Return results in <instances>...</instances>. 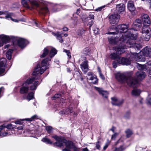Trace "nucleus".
Returning a JSON list of instances; mask_svg holds the SVG:
<instances>
[{
	"mask_svg": "<svg viewBox=\"0 0 151 151\" xmlns=\"http://www.w3.org/2000/svg\"><path fill=\"white\" fill-rule=\"evenodd\" d=\"M6 60L2 58L0 59V76H1L5 72V68L6 66Z\"/></svg>",
	"mask_w": 151,
	"mask_h": 151,
	"instance_id": "obj_10",
	"label": "nucleus"
},
{
	"mask_svg": "<svg viewBox=\"0 0 151 151\" xmlns=\"http://www.w3.org/2000/svg\"><path fill=\"white\" fill-rule=\"evenodd\" d=\"M127 47H130L129 46L124 44H119L115 50L116 51V52L112 53L110 55V58L112 60L116 59L117 62L119 64L123 65H128L130 64V59H128L127 55L126 58L121 57L119 56V55H121L124 53V49L127 48Z\"/></svg>",
	"mask_w": 151,
	"mask_h": 151,
	"instance_id": "obj_4",
	"label": "nucleus"
},
{
	"mask_svg": "<svg viewBox=\"0 0 151 151\" xmlns=\"http://www.w3.org/2000/svg\"><path fill=\"white\" fill-rule=\"evenodd\" d=\"M83 52L85 54L89 55L91 53V50L90 49L86 47L83 50Z\"/></svg>",
	"mask_w": 151,
	"mask_h": 151,
	"instance_id": "obj_32",
	"label": "nucleus"
},
{
	"mask_svg": "<svg viewBox=\"0 0 151 151\" xmlns=\"http://www.w3.org/2000/svg\"><path fill=\"white\" fill-rule=\"evenodd\" d=\"M99 72L100 77L102 80H104L105 79L104 76L101 73L100 70H99Z\"/></svg>",
	"mask_w": 151,
	"mask_h": 151,
	"instance_id": "obj_52",
	"label": "nucleus"
},
{
	"mask_svg": "<svg viewBox=\"0 0 151 151\" xmlns=\"http://www.w3.org/2000/svg\"><path fill=\"white\" fill-rule=\"evenodd\" d=\"M125 133L126 134L127 137H129L132 134V132L131 130L129 129H127L125 131Z\"/></svg>",
	"mask_w": 151,
	"mask_h": 151,
	"instance_id": "obj_36",
	"label": "nucleus"
},
{
	"mask_svg": "<svg viewBox=\"0 0 151 151\" xmlns=\"http://www.w3.org/2000/svg\"><path fill=\"white\" fill-rule=\"evenodd\" d=\"M65 112L66 114H68L69 113H73V111L70 107L67 108L65 110Z\"/></svg>",
	"mask_w": 151,
	"mask_h": 151,
	"instance_id": "obj_39",
	"label": "nucleus"
},
{
	"mask_svg": "<svg viewBox=\"0 0 151 151\" xmlns=\"http://www.w3.org/2000/svg\"><path fill=\"white\" fill-rule=\"evenodd\" d=\"M27 132H28L29 133L33 134L35 133V131L33 130L27 129L26 130Z\"/></svg>",
	"mask_w": 151,
	"mask_h": 151,
	"instance_id": "obj_50",
	"label": "nucleus"
},
{
	"mask_svg": "<svg viewBox=\"0 0 151 151\" xmlns=\"http://www.w3.org/2000/svg\"><path fill=\"white\" fill-rule=\"evenodd\" d=\"M94 88L95 89L99 92V93L101 94L103 97L105 98H107L108 93L107 91L103 90L102 88H101L96 87H95Z\"/></svg>",
	"mask_w": 151,
	"mask_h": 151,
	"instance_id": "obj_17",
	"label": "nucleus"
},
{
	"mask_svg": "<svg viewBox=\"0 0 151 151\" xmlns=\"http://www.w3.org/2000/svg\"><path fill=\"white\" fill-rule=\"evenodd\" d=\"M145 34V36L142 38V39L144 41H148L150 37V33Z\"/></svg>",
	"mask_w": 151,
	"mask_h": 151,
	"instance_id": "obj_35",
	"label": "nucleus"
},
{
	"mask_svg": "<svg viewBox=\"0 0 151 151\" xmlns=\"http://www.w3.org/2000/svg\"><path fill=\"white\" fill-rule=\"evenodd\" d=\"M108 40L110 44H115L117 45V46L115 48L114 50L116 49L117 46H118L119 43H118L119 41V37H117V36L116 37L112 36L108 37ZM114 49V48H113Z\"/></svg>",
	"mask_w": 151,
	"mask_h": 151,
	"instance_id": "obj_12",
	"label": "nucleus"
},
{
	"mask_svg": "<svg viewBox=\"0 0 151 151\" xmlns=\"http://www.w3.org/2000/svg\"><path fill=\"white\" fill-rule=\"evenodd\" d=\"M68 30V29L67 27H65L63 28V30L64 31H67Z\"/></svg>",
	"mask_w": 151,
	"mask_h": 151,
	"instance_id": "obj_64",
	"label": "nucleus"
},
{
	"mask_svg": "<svg viewBox=\"0 0 151 151\" xmlns=\"http://www.w3.org/2000/svg\"><path fill=\"white\" fill-rule=\"evenodd\" d=\"M120 17L118 14H112L109 17V21L111 25L114 26L117 24Z\"/></svg>",
	"mask_w": 151,
	"mask_h": 151,
	"instance_id": "obj_9",
	"label": "nucleus"
},
{
	"mask_svg": "<svg viewBox=\"0 0 151 151\" xmlns=\"http://www.w3.org/2000/svg\"><path fill=\"white\" fill-rule=\"evenodd\" d=\"M141 18L142 21L143 22L144 25H150V19L147 15H143L141 17Z\"/></svg>",
	"mask_w": 151,
	"mask_h": 151,
	"instance_id": "obj_14",
	"label": "nucleus"
},
{
	"mask_svg": "<svg viewBox=\"0 0 151 151\" xmlns=\"http://www.w3.org/2000/svg\"><path fill=\"white\" fill-rule=\"evenodd\" d=\"M136 76L137 79L131 77L127 73H118L116 74L115 78L121 83H124L126 82L129 86L135 88L138 87L139 85L138 80L141 81L144 79L146 75L145 72L139 71L136 73Z\"/></svg>",
	"mask_w": 151,
	"mask_h": 151,
	"instance_id": "obj_2",
	"label": "nucleus"
},
{
	"mask_svg": "<svg viewBox=\"0 0 151 151\" xmlns=\"http://www.w3.org/2000/svg\"><path fill=\"white\" fill-rule=\"evenodd\" d=\"M112 100L111 103L112 105L117 106H119L122 104L123 102V100H118L116 98H111Z\"/></svg>",
	"mask_w": 151,
	"mask_h": 151,
	"instance_id": "obj_18",
	"label": "nucleus"
},
{
	"mask_svg": "<svg viewBox=\"0 0 151 151\" xmlns=\"http://www.w3.org/2000/svg\"><path fill=\"white\" fill-rule=\"evenodd\" d=\"M134 22L135 24L137 23V24H142V21L139 19H136Z\"/></svg>",
	"mask_w": 151,
	"mask_h": 151,
	"instance_id": "obj_48",
	"label": "nucleus"
},
{
	"mask_svg": "<svg viewBox=\"0 0 151 151\" xmlns=\"http://www.w3.org/2000/svg\"><path fill=\"white\" fill-rule=\"evenodd\" d=\"M38 81H35L33 85H32L30 87V89L31 90H34L36 89L37 86L38 85Z\"/></svg>",
	"mask_w": 151,
	"mask_h": 151,
	"instance_id": "obj_30",
	"label": "nucleus"
},
{
	"mask_svg": "<svg viewBox=\"0 0 151 151\" xmlns=\"http://www.w3.org/2000/svg\"><path fill=\"white\" fill-rule=\"evenodd\" d=\"M127 8L130 11H134L135 8L134 6V2L132 1H129L127 3Z\"/></svg>",
	"mask_w": 151,
	"mask_h": 151,
	"instance_id": "obj_19",
	"label": "nucleus"
},
{
	"mask_svg": "<svg viewBox=\"0 0 151 151\" xmlns=\"http://www.w3.org/2000/svg\"><path fill=\"white\" fill-rule=\"evenodd\" d=\"M46 129L47 132L51 133L52 132V128L50 126H47L46 127Z\"/></svg>",
	"mask_w": 151,
	"mask_h": 151,
	"instance_id": "obj_38",
	"label": "nucleus"
},
{
	"mask_svg": "<svg viewBox=\"0 0 151 151\" xmlns=\"http://www.w3.org/2000/svg\"><path fill=\"white\" fill-rule=\"evenodd\" d=\"M141 52L146 57H150L151 55V49L149 47L146 46L142 49Z\"/></svg>",
	"mask_w": 151,
	"mask_h": 151,
	"instance_id": "obj_13",
	"label": "nucleus"
},
{
	"mask_svg": "<svg viewBox=\"0 0 151 151\" xmlns=\"http://www.w3.org/2000/svg\"><path fill=\"white\" fill-rule=\"evenodd\" d=\"M89 80H95L94 82H93V83L94 84H96L98 82V80L96 77L93 76H91V77L90 78H89Z\"/></svg>",
	"mask_w": 151,
	"mask_h": 151,
	"instance_id": "obj_37",
	"label": "nucleus"
},
{
	"mask_svg": "<svg viewBox=\"0 0 151 151\" xmlns=\"http://www.w3.org/2000/svg\"><path fill=\"white\" fill-rule=\"evenodd\" d=\"M149 61L146 63V64L147 65V66L149 68H151V58L150 57H149Z\"/></svg>",
	"mask_w": 151,
	"mask_h": 151,
	"instance_id": "obj_42",
	"label": "nucleus"
},
{
	"mask_svg": "<svg viewBox=\"0 0 151 151\" xmlns=\"http://www.w3.org/2000/svg\"><path fill=\"white\" fill-rule=\"evenodd\" d=\"M93 20H91V21L89 22L88 23V25L89 26L90 29L91 26L93 24Z\"/></svg>",
	"mask_w": 151,
	"mask_h": 151,
	"instance_id": "obj_51",
	"label": "nucleus"
},
{
	"mask_svg": "<svg viewBox=\"0 0 151 151\" xmlns=\"http://www.w3.org/2000/svg\"><path fill=\"white\" fill-rule=\"evenodd\" d=\"M59 114L60 115H63L64 114H65V111H60L59 112Z\"/></svg>",
	"mask_w": 151,
	"mask_h": 151,
	"instance_id": "obj_59",
	"label": "nucleus"
},
{
	"mask_svg": "<svg viewBox=\"0 0 151 151\" xmlns=\"http://www.w3.org/2000/svg\"><path fill=\"white\" fill-rule=\"evenodd\" d=\"M130 112H127L125 115V117L126 118V119H128L129 118V117H130Z\"/></svg>",
	"mask_w": 151,
	"mask_h": 151,
	"instance_id": "obj_55",
	"label": "nucleus"
},
{
	"mask_svg": "<svg viewBox=\"0 0 151 151\" xmlns=\"http://www.w3.org/2000/svg\"><path fill=\"white\" fill-rule=\"evenodd\" d=\"M94 16L93 14H90L89 15L88 17L87 18V19L90 20H93L94 19Z\"/></svg>",
	"mask_w": 151,
	"mask_h": 151,
	"instance_id": "obj_49",
	"label": "nucleus"
},
{
	"mask_svg": "<svg viewBox=\"0 0 151 151\" xmlns=\"http://www.w3.org/2000/svg\"><path fill=\"white\" fill-rule=\"evenodd\" d=\"M57 51L54 48H51L49 55V57H48L42 60L41 63V66L40 65H37L35 69L32 74L35 77H32L31 78H28L25 81V83L26 85L32 83L35 80L39 79V75H42L45 70L49 68V61L51 60L52 58L56 53Z\"/></svg>",
	"mask_w": 151,
	"mask_h": 151,
	"instance_id": "obj_3",
	"label": "nucleus"
},
{
	"mask_svg": "<svg viewBox=\"0 0 151 151\" xmlns=\"http://www.w3.org/2000/svg\"><path fill=\"white\" fill-rule=\"evenodd\" d=\"M13 50L12 49H9L6 52V56L7 58L9 60H10L12 58V54Z\"/></svg>",
	"mask_w": 151,
	"mask_h": 151,
	"instance_id": "obj_28",
	"label": "nucleus"
},
{
	"mask_svg": "<svg viewBox=\"0 0 151 151\" xmlns=\"http://www.w3.org/2000/svg\"><path fill=\"white\" fill-rule=\"evenodd\" d=\"M141 46L142 45L139 43ZM142 47L140 48L141 49ZM130 51L133 50L135 49V50H139H139H137V48L135 49V48L133 49H131L130 48ZM131 54H128L127 55V58L128 59H130L131 60H130V61H131L133 60L134 59H135L136 61H145V56L143 54L142 55H141L139 53H136L135 52H130Z\"/></svg>",
	"mask_w": 151,
	"mask_h": 151,
	"instance_id": "obj_7",
	"label": "nucleus"
},
{
	"mask_svg": "<svg viewBox=\"0 0 151 151\" xmlns=\"http://www.w3.org/2000/svg\"><path fill=\"white\" fill-rule=\"evenodd\" d=\"M15 123L16 124H21V121H20V120H18V121H16L15 122Z\"/></svg>",
	"mask_w": 151,
	"mask_h": 151,
	"instance_id": "obj_61",
	"label": "nucleus"
},
{
	"mask_svg": "<svg viewBox=\"0 0 151 151\" xmlns=\"http://www.w3.org/2000/svg\"><path fill=\"white\" fill-rule=\"evenodd\" d=\"M42 141L47 144H51L52 143V142L50 139L46 137L43 138L42 139Z\"/></svg>",
	"mask_w": 151,
	"mask_h": 151,
	"instance_id": "obj_31",
	"label": "nucleus"
},
{
	"mask_svg": "<svg viewBox=\"0 0 151 151\" xmlns=\"http://www.w3.org/2000/svg\"><path fill=\"white\" fill-rule=\"evenodd\" d=\"M105 7V6H102L100 7H99L98 8H97L96 9V11L97 12H99L101 11L102 9L104 8Z\"/></svg>",
	"mask_w": 151,
	"mask_h": 151,
	"instance_id": "obj_53",
	"label": "nucleus"
},
{
	"mask_svg": "<svg viewBox=\"0 0 151 151\" xmlns=\"http://www.w3.org/2000/svg\"><path fill=\"white\" fill-rule=\"evenodd\" d=\"M99 29L97 28L93 30L94 33L96 34H97L99 33Z\"/></svg>",
	"mask_w": 151,
	"mask_h": 151,
	"instance_id": "obj_54",
	"label": "nucleus"
},
{
	"mask_svg": "<svg viewBox=\"0 0 151 151\" xmlns=\"http://www.w3.org/2000/svg\"><path fill=\"white\" fill-rule=\"evenodd\" d=\"M147 101L148 104L151 105V94L148 95L147 99Z\"/></svg>",
	"mask_w": 151,
	"mask_h": 151,
	"instance_id": "obj_40",
	"label": "nucleus"
},
{
	"mask_svg": "<svg viewBox=\"0 0 151 151\" xmlns=\"http://www.w3.org/2000/svg\"><path fill=\"white\" fill-rule=\"evenodd\" d=\"M22 4L24 6L27 8H30L29 4L34 9L38 8L39 12L41 14H46L49 11L43 2L40 4L39 0H22Z\"/></svg>",
	"mask_w": 151,
	"mask_h": 151,
	"instance_id": "obj_5",
	"label": "nucleus"
},
{
	"mask_svg": "<svg viewBox=\"0 0 151 151\" xmlns=\"http://www.w3.org/2000/svg\"><path fill=\"white\" fill-rule=\"evenodd\" d=\"M51 48L49 47L45 48L43 50V53L42 55H40L41 58H44L47 55L49 51Z\"/></svg>",
	"mask_w": 151,
	"mask_h": 151,
	"instance_id": "obj_24",
	"label": "nucleus"
},
{
	"mask_svg": "<svg viewBox=\"0 0 151 151\" xmlns=\"http://www.w3.org/2000/svg\"><path fill=\"white\" fill-rule=\"evenodd\" d=\"M101 142L99 141H98L96 143V148L98 150H100V146H101Z\"/></svg>",
	"mask_w": 151,
	"mask_h": 151,
	"instance_id": "obj_44",
	"label": "nucleus"
},
{
	"mask_svg": "<svg viewBox=\"0 0 151 151\" xmlns=\"http://www.w3.org/2000/svg\"><path fill=\"white\" fill-rule=\"evenodd\" d=\"M63 35V33L61 32H58L55 34V36L57 39L60 43H62L63 42V40L62 39Z\"/></svg>",
	"mask_w": 151,
	"mask_h": 151,
	"instance_id": "obj_23",
	"label": "nucleus"
},
{
	"mask_svg": "<svg viewBox=\"0 0 151 151\" xmlns=\"http://www.w3.org/2000/svg\"><path fill=\"white\" fill-rule=\"evenodd\" d=\"M13 127L11 124H8L6 126L4 125H3L0 126V129L1 130L4 129L5 128H6L7 129H11Z\"/></svg>",
	"mask_w": 151,
	"mask_h": 151,
	"instance_id": "obj_29",
	"label": "nucleus"
},
{
	"mask_svg": "<svg viewBox=\"0 0 151 151\" xmlns=\"http://www.w3.org/2000/svg\"><path fill=\"white\" fill-rule=\"evenodd\" d=\"M34 96V93L33 92H31L28 94L27 99L29 101L30 100L32 99L33 98Z\"/></svg>",
	"mask_w": 151,
	"mask_h": 151,
	"instance_id": "obj_34",
	"label": "nucleus"
},
{
	"mask_svg": "<svg viewBox=\"0 0 151 151\" xmlns=\"http://www.w3.org/2000/svg\"><path fill=\"white\" fill-rule=\"evenodd\" d=\"M125 6L123 4H121L116 5V10L118 13H122L125 10Z\"/></svg>",
	"mask_w": 151,
	"mask_h": 151,
	"instance_id": "obj_15",
	"label": "nucleus"
},
{
	"mask_svg": "<svg viewBox=\"0 0 151 151\" xmlns=\"http://www.w3.org/2000/svg\"><path fill=\"white\" fill-rule=\"evenodd\" d=\"M52 137L56 140V142L53 143L54 146L61 147L64 145L66 146V148L63 149V151H70L68 149H72L74 151H78L77 148L76 147L74 144L71 141H68L65 139L61 137H58L56 135L52 136Z\"/></svg>",
	"mask_w": 151,
	"mask_h": 151,
	"instance_id": "obj_6",
	"label": "nucleus"
},
{
	"mask_svg": "<svg viewBox=\"0 0 151 151\" xmlns=\"http://www.w3.org/2000/svg\"><path fill=\"white\" fill-rule=\"evenodd\" d=\"M23 129V126H21L20 127H17V129L18 130H22Z\"/></svg>",
	"mask_w": 151,
	"mask_h": 151,
	"instance_id": "obj_62",
	"label": "nucleus"
},
{
	"mask_svg": "<svg viewBox=\"0 0 151 151\" xmlns=\"http://www.w3.org/2000/svg\"><path fill=\"white\" fill-rule=\"evenodd\" d=\"M82 70L85 73H86L88 70V61L85 60L80 65Z\"/></svg>",
	"mask_w": 151,
	"mask_h": 151,
	"instance_id": "obj_16",
	"label": "nucleus"
},
{
	"mask_svg": "<svg viewBox=\"0 0 151 151\" xmlns=\"http://www.w3.org/2000/svg\"><path fill=\"white\" fill-rule=\"evenodd\" d=\"M5 18L6 19L10 18L11 19V18H12L11 17V15L10 14H7L5 16Z\"/></svg>",
	"mask_w": 151,
	"mask_h": 151,
	"instance_id": "obj_58",
	"label": "nucleus"
},
{
	"mask_svg": "<svg viewBox=\"0 0 151 151\" xmlns=\"http://www.w3.org/2000/svg\"><path fill=\"white\" fill-rule=\"evenodd\" d=\"M12 38H14L13 41H17L18 45L21 48L26 46L28 41L22 38H18L15 37H12Z\"/></svg>",
	"mask_w": 151,
	"mask_h": 151,
	"instance_id": "obj_8",
	"label": "nucleus"
},
{
	"mask_svg": "<svg viewBox=\"0 0 151 151\" xmlns=\"http://www.w3.org/2000/svg\"><path fill=\"white\" fill-rule=\"evenodd\" d=\"M109 146V143H106L104 146L103 147V149L104 150H105Z\"/></svg>",
	"mask_w": 151,
	"mask_h": 151,
	"instance_id": "obj_56",
	"label": "nucleus"
},
{
	"mask_svg": "<svg viewBox=\"0 0 151 151\" xmlns=\"http://www.w3.org/2000/svg\"><path fill=\"white\" fill-rule=\"evenodd\" d=\"M63 51L66 53L67 55L69 58H71V53L69 50H64Z\"/></svg>",
	"mask_w": 151,
	"mask_h": 151,
	"instance_id": "obj_43",
	"label": "nucleus"
},
{
	"mask_svg": "<svg viewBox=\"0 0 151 151\" xmlns=\"http://www.w3.org/2000/svg\"><path fill=\"white\" fill-rule=\"evenodd\" d=\"M82 150L83 151H89L88 150L87 147H86V148H83V149H82Z\"/></svg>",
	"mask_w": 151,
	"mask_h": 151,
	"instance_id": "obj_63",
	"label": "nucleus"
},
{
	"mask_svg": "<svg viewBox=\"0 0 151 151\" xmlns=\"http://www.w3.org/2000/svg\"><path fill=\"white\" fill-rule=\"evenodd\" d=\"M112 64L113 65V67L114 68H116L117 67V63H116L115 61L113 62Z\"/></svg>",
	"mask_w": 151,
	"mask_h": 151,
	"instance_id": "obj_57",
	"label": "nucleus"
},
{
	"mask_svg": "<svg viewBox=\"0 0 151 151\" xmlns=\"http://www.w3.org/2000/svg\"><path fill=\"white\" fill-rule=\"evenodd\" d=\"M85 31L83 29H79L76 32V35L77 38H81L85 33Z\"/></svg>",
	"mask_w": 151,
	"mask_h": 151,
	"instance_id": "obj_22",
	"label": "nucleus"
},
{
	"mask_svg": "<svg viewBox=\"0 0 151 151\" xmlns=\"http://www.w3.org/2000/svg\"><path fill=\"white\" fill-rule=\"evenodd\" d=\"M132 26L133 28L131 29V30H134V31H137L141 27L142 24H139L137 23L135 24L134 22Z\"/></svg>",
	"mask_w": 151,
	"mask_h": 151,
	"instance_id": "obj_26",
	"label": "nucleus"
},
{
	"mask_svg": "<svg viewBox=\"0 0 151 151\" xmlns=\"http://www.w3.org/2000/svg\"><path fill=\"white\" fill-rule=\"evenodd\" d=\"M11 36L9 37V36L3 34L0 35V38L1 39L2 41H1L0 42V47H1L3 45L4 43H6L9 42L11 39H12L14 40V38H12Z\"/></svg>",
	"mask_w": 151,
	"mask_h": 151,
	"instance_id": "obj_11",
	"label": "nucleus"
},
{
	"mask_svg": "<svg viewBox=\"0 0 151 151\" xmlns=\"http://www.w3.org/2000/svg\"><path fill=\"white\" fill-rule=\"evenodd\" d=\"M37 118V116L36 115H35L31 117L30 118H26L25 119H21L22 121L26 120L28 121H32L35 119Z\"/></svg>",
	"mask_w": 151,
	"mask_h": 151,
	"instance_id": "obj_33",
	"label": "nucleus"
},
{
	"mask_svg": "<svg viewBox=\"0 0 151 151\" xmlns=\"http://www.w3.org/2000/svg\"><path fill=\"white\" fill-rule=\"evenodd\" d=\"M148 73V76L150 77H151V70H149L147 71Z\"/></svg>",
	"mask_w": 151,
	"mask_h": 151,
	"instance_id": "obj_60",
	"label": "nucleus"
},
{
	"mask_svg": "<svg viewBox=\"0 0 151 151\" xmlns=\"http://www.w3.org/2000/svg\"><path fill=\"white\" fill-rule=\"evenodd\" d=\"M61 96V94L60 93H58L57 94H55L53 97L52 99H53L55 100L56 99H57L58 98L60 97Z\"/></svg>",
	"mask_w": 151,
	"mask_h": 151,
	"instance_id": "obj_46",
	"label": "nucleus"
},
{
	"mask_svg": "<svg viewBox=\"0 0 151 151\" xmlns=\"http://www.w3.org/2000/svg\"><path fill=\"white\" fill-rule=\"evenodd\" d=\"M28 87L23 86L20 89V93L21 94L26 93L28 92Z\"/></svg>",
	"mask_w": 151,
	"mask_h": 151,
	"instance_id": "obj_25",
	"label": "nucleus"
},
{
	"mask_svg": "<svg viewBox=\"0 0 151 151\" xmlns=\"http://www.w3.org/2000/svg\"><path fill=\"white\" fill-rule=\"evenodd\" d=\"M144 25L142 30V34H148L150 33V31L151 30L149 27L148 26V25Z\"/></svg>",
	"mask_w": 151,
	"mask_h": 151,
	"instance_id": "obj_20",
	"label": "nucleus"
},
{
	"mask_svg": "<svg viewBox=\"0 0 151 151\" xmlns=\"http://www.w3.org/2000/svg\"><path fill=\"white\" fill-rule=\"evenodd\" d=\"M128 25L125 24L119 25L115 28L117 33L116 32H108L107 34L109 35H115L119 33V41L118 43L119 44H125L129 46L131 49L137 48L139 50L141 47L140 44H137L135 40L137 37V34H133L131 32V29H128Z\"/></svg>",
	"mask_w": 151,
	"mask_h": 151,
	"instance_id": "obj_1",
	"label": "nucleus"
},
{
	"mask_svg": "<svg viewBox=\"0 0 151 151\" xmlns=\"http://www.w3.org/2000/svg\"><path fill=\"white\" fill-rule=\"evenodd\" d=\"M1 131L0 130V135L2 137H5L7 136L8 134V132H5L4 133H2L1 132Z\"/></svg>",
	"mask_w": 151,
	"mask_h": 151,
	"instance_id": "obj_47",
	"label": "nucleus"
},
{
	"mask_svg": "<svg viewBox=\"0 0 151 151\" xmlns=\"http://www.w3.org/2000/svg\"><path fill=\"white\" fill-rule=\"evenodd\" d=\"M125 148L123 146H121L119 148H116L114 151H123Z\"/></svg>",
	"mask_w": 151,
	"mask_h": 151,
	"instance_id": "obj_41",
	"label": "nucleus"
},
{
	"mask_svg": "<svg viewBox=\"0 0 151 151\" xmlns=\"http://www.w3.org/2000/svg\"><path fill=\"white\" fill-rule=\"evenodd\" d=\"M141 92V90L138 89L134 88L132 91L131 94L134 96H138Z\"/></svg>",
	"mask_w": 151,
	"mask_h": 151,
	"instance_id": "obj_21",
	"label": "nucleus"
},
{
	"mask_svg": "<svg viewBox=\"0 0 151 151\" xmlns=\"http://www.w3.org/2000/svg\"><path fill=\"white\" fill-rule=\"evenodd\" d=\"M119 134L118 133H115L113 134L111 137V139L114 140L116 139V137L119 135Z\"/></svg>",
	"mask_w": 151,
	"mask_h": 151,
	"instance_id": "obj_45",
	"label": "nucleus"
},
{
	"mask_svg": "<svg viewBox=\"0 0 151 151\" xmlns=\"http://www.w3.org/2000/svg\"><path fill=\"white\" fill-rule=\"evenodd\" d=\"M147 66L146 63V65H141L138 63L137 67L139 70H147Z\"/></svg>",
	"mask_w": 151,
	"mask_h": 151,
	"instance_id": "obj_27",
	"label": "nucleus"
}]
</instances>
